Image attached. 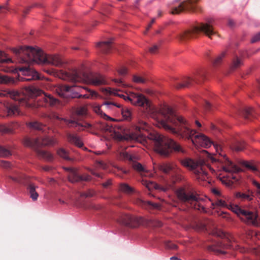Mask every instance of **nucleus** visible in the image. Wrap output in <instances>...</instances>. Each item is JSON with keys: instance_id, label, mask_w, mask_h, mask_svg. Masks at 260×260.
Listing matches in <instances>:
<instances>
[{"instance_id": "6e6d98bb", "label": "nucleus", "mask_w": 260, "mask_h": 260, "mask_svg": "<svg viewBox=\"0 0 260 260\" xmlns=\"http://www.w3.org/2000/svg\"><path fill=\"white\" fill-rule=\"evenodd\" d=\"M218 216H221L223 218H228L229 214L226 212H221L218 213Z\"/></svg>"}, {"instance_id": "e2e57ef3", "label": "nucleus", "mask_w": 260, "mask_h": 260, "mask_svg": "<svg viewBox=\"0 0 260 260\" xmlns=\"http://www.w3.org/2000/svg\"><path fill=\"white\" fill-rule=\"evenodd\" d=\"M154 22H155V19H152L150 23L148 25L147 30L149 29L151 27L152 24L154 23Z\"/></svg>"}, {"instance_id": "4c0bfd02", "label": "nucleus", "mask_w": 260, "mask_h": 260, "mask_svg": "<svg viewBox=\"0 0 260 260\" xmlns=\"http://www.w3.org/2000/svg\"><path fill=\"white\" fill-rule=\"evenodd\" d=\"M243 165L246 167L248 169L253 172L257 171L256 167L252 162L248 161H244L243 163Z\"/></svg>"}, {"instance_id": "bf43d9fd", "label": "nucleus", "mask_w": 260, "mask_h": 260, "mask_svg": "<svg viewBox=\"0 0 260 260\" xmlns=\"http://www.w3.org/2000/svg\"><path fill=\"white\" fill-rule=\"evenodd\" d=\"M3 10V12H5L6 11L8 10L7 7L5 6H0V10Z\"/></svg>"}, {"instance_id": "4be33fe9", "label": "nucleus", "mask_w": 260, "mask_h": 260, "mask_svg": "<svg viewBox=\"0 0 260 260\" xmlns=\"http://www.w3.org/2000/svg\"><path fill=\"white\" fill-rule=\"evenodd\" d=\"M18 126L16 123H12L9 125L0 124V132L3 134H13Z\"/></svg>"}, {"instance_id": "5fc2aeb1", "label": "nucleus", "mask_w": 260, "mask_h": 260, "mask_svg": "<svg viewBox=\"0 0 260 260\" xmlns=\"http://www.w3.org/2000/svg\"><path fill=\"white\" fill-rule=\"evenodd\" d=\"M188 80H189L188 82L186 84H182V83H179V84H177L176 86V88L179 89V88H181L184 87L185 86H187L191 82V80L190 79H189Z\"/></svg>"}, {"instance_id": "13d9d810", "label": "nucleus", "mask_w": 260, "mask_h": 260, "mask_svg": "<svg viewBox=\"0 0 260 260\" xmlns=\"http://www.w3.org/2000/svg\"><path fill=\"white\" fill-rule=\"evenodd\" d=\"M112 180H108V181L104 183L103 184V185L104 187L105 188H107L108 187L109 185H111L112 184Z\"/></svg>"}, {"instance_id": "393cba45", "label": "nucleus", "mask_w": 260, "mask_h": 260, "mask_svg": "<svg viewBox=\"0 0 260 260\" xmlns=\"http://www.w3.org/2000/svg\"><path fill=\"white\" fill-rule=\"evenodd\" d=\"M67 136L68 141L70 143L74 144L79 148H81L83 146V144L82 142L81 141L80 138L78 137L76 135L68 134Z\"/></svg>"}, {"instance_id": "473e14b6", "label": "nucleus", "mask_w": 260, "mask_h": 260, "mask_svg": "<svg viewBox=\"0 0 260 260\" xmlns=\"http://www.w3.org/2000/svg\"><path fill=\"white\" fill-rule=\"evenodd\" d=\"M12 62V61L11 58H8L4 52L0 51V64L8 63Z\"/></svg>"}, {"instance_id": "c03bdc74", "label": "nucleus", "mask_w": 260, "mask_h": 260, "mask_svg": "<svg viewBox=\"0 0 260 260\" xmlns=\"http://www.w3.org/2000/svg\"><path fill=\"white\" fill-rule=\"evenodd\" d=\"M11 164L10 162L5 160L0 161V166L3 168L8 169L11 168Z\"/></svg>"}, {"instance_id": "8fccbe9b", "label": "nucleus", "mask_w": 260, "mask_h": 260, "mask_svg": "<svg viewBox=\"0 0 260 260\" xmlns=\"http://www.w3.org/2000/svg\"><path fill=\"white\" fill-rule=\"evenodd\" d=\"M97 167L106 169L107 168V165L104 163L103 161H98L96 162Z\"/></svg>"}, {"instance_id": "1a4fd4ad", "label": "nucleus", "mask_w": 260, "mask_h": 260, "mask_svg": "<svg viewBox=\"0 0 260 260\" xmlns=\"http://www.w3.org/2000/svg\"><path fill=\"white\" fill-rule=\"evenodd\" d=\"M151 139L154 140V150L161 155L168 156L173 150L184 152L181 146L171 139L158 134L152 136Z\"/></svg>"}, {"instance_id": "864d4df0", "label": "nucleus", "mask_w": 260, "mask_h": 260, "mask_svg": "<svg viewBox=\"0 0 260 260\" xmlns=\"http://www.w3.org/2000/svg\"><path fill=\"white\" fill-rule=\"evenodd\" d=\"M158 50V46L157 45H153L149 48V51L151 53H155Z\"/></svg>"}, {"instance_id": "3c124183", "label": "nucleus", "mask_w": 260, "mask_h": 260, "mask_svg": "<svg viewBox=\"0 0 260 260\" xmlns=\"http://www.w3.org/2000/svg\"><path fill=\"white\" fill-rule=\"evenodd\" d=\"M260 41V32L256 34L251 40L252 43H255L256 42Z\"/></svg>"}, {"instance_id": "f03ea898", "label": "nucleus", "mask_w": 260, "mask_h": 260, "mask_svg": "<svg viewBox=\"0 0 260 260\" xmlns=\"http://www.w3.org/2000/svg\"><path fill=\"white\" fill-rule=\"evenodd\" d=\"M12 51L18 57V61L21 63L29 64L36 62L49 64L59 67L63 63L62 59L58 55H47L38 48L21 47L18 49L13 48ZM19 70L25 76L31 77L30 78H24V80L29 81L40 79L38 73L31 68L30 65L20 67Z\"/></svg>"}, {"instance_id": "de8ad7c7", "label": "nucleus", "mask_w": 260, "mask_h": 260, "mask_svg": "<svg viewBox=\"0 0 260 260\" xmlns=\"http://www.w3.org/2000/svg\"><path fill=\"white\" fill-rule=\"evenodd\" d=\"M241 64V60L238 58H236L233 61V67L234 68H236L239 67Z\"/></svg>"}, {"instance_id": "5701e85b", "label": "nucleus", "mask_w": 260, "mask_h": 260, "mask_svg": "<svg viewBox=\"0 0 260 260\" xmlns=\"http://www.w3.org/2000/svg\"><path fill=\"white\" fill-rule=\"evenodd\" d=\"M177 166L173 163H163L158 166V169L165 174L169 173L170 171L173 172Z\"/></svg>"}, {"instance_id": "603ef678", "label": "nucleus", "mask_w": 260, "mask_h": 260, "mask_svg": "<svg viewBox=\"0 0 260 260\" xmlns=\"http://www.w3.org/2000/svg\"><path fill=\"white\" fill-rule=\"evenodd\" d=\"M252 183L256 188L257 193L260 195V184L256 181H253Z\"/></svg>"}, {"instance_id": "9d476101", "label": "nucleus", "mask_w": 260, "mask_h": 260, "mask_svg": "<svg viewBox=\"0 0 260 260\" xmlns=\"http://www.w3.org/2000/svg\"><path fill=\"white\" fill-rule=\"evenodd\" d=\"M56 143V140L47 136L32 139L27 138L24 141V144L32 148L36 151L38 157L47 161H51L53 159L52 155L47 151L40 150V148L46 146L54 145Z\"/></svg>"}, {"instance_id": "6ab92c4d", "label": "nucleus", "mask_w": 260, "mask_h": 260, "mask_svg": "<svg viewBox=\"0 0 260 260\" xmlns=\"http://www.w3.org/2000/svg\"><path fill=\"white\" fill-rule=\"evenodd\" d=\"M82 89H85L84 87L78 85H63L61 86L57 90H59V91H57L58 94L61 96H64L67 92L76 91L77 90H80Z\"/></svg>"}, {"instance_id": "6e6552de", "label": "nucleus", "mask_w": 260, "mask_h": 260, "mask_svg": "<svg viewBox=\"0 0 260 260\" xmlns=\"http://www.w3.org/2000/svg\"><path fill=\"white\" fill-rule=\"evenodd\" d=\"M150 129V126L145 121L140 120L136 125L133 127L132 132L129 134L123 135H120L115 132V141H136L140 143L145 144L147 143V138L143 133L144 132H148Z\"/></svg>"}, {"instance_id": "7c9ffc66", "label": "nucleus", "mask_w": 260, "mask_h": 260, "mask_svg": "<svg viewBox=\"0 0 260 260\" xmlns=\"http://www.w3.org/2000/svg\"><path fill=\"white\" fill-rule=\"evenodd\" d=\"M236 197L243 201H250L252 199V197L249 194L240 192L236 193Z\"/></svg>"}, {"instance_id": "f8f14e48", "label": "nucleus", "mask_w": 260, "mask_h": 260, "mask_svg": "<svg viewBox=\"0 0 260 260\" xmlns=\"http://www.w3.org/2000/svg\"><path fill=\"white\" fill-rule=\"evenodd\" d=\"M173 173V175L170 178V180L167 181L164 185L158 184L154 182L148 181L144 179L142 180V183L149 190H151L154 188L166 191L168 189L173 187L176 183H179L184 179V177L182 175L181 169L177 166Z\"/></svg>"}, {"instance_id": "f257e3e1", "label": "nucleus", "mask_w": 260, "mask_h": 260, "mask_svg": "<svg viewBox=\"0 0 260 260\" xmlns=\"http://www.w3.org/2000/svg\"><path fill=\"white\" fill-rule=\"evenodd\" d=\"M119 90L115 88V96H118L125 100H128L134 105L145 108L150 116L156 120V125L158 127H162L170 133L180 136L182 138L190 140L197 147L208 148L213 145L216 151L222 156L220 145L213 143L204 134L191 129L188 122L169 106L164 105L156 107L141 94L133 92H130L128 94H119L118 92ZM180 162L184 167L193 171L199 181H207L209 183L210 180L208 171L212 174L214 173L216 170L213 167L218 165L217 171H221L218 177L223 184L227 186L232 185L238 180L237 173L240 171V168L230 161L225 155H223L220 159H218L217 161L206 150L201 152L199 160L185 158L181 159Z\"/></svg>"}, {"instance_id": "0e129e2a", "label": "nucleus", "mask_w": 260, "mask_h": 260, "mask_svg": "<svg viewBox=\"0 0 260 260\" xmlns=\"http://www.w3.org/2000/svg\"><path fill=\"white\" fill-rule=\"evenodd\" d=\"M114 82H115V84L116 83H117V84L123 85V81L121 80V79L119 80V81H118L116 79H115Z\"/></svg>"}, {"instance_id": "09e8293b", "label": "nucleus", "mask_w": 260, "mask_h": 260, "mask_svg": "<svg viewBox=\"0 0 260 260\" xmlns=\"http://www.w3.org/2000/svg\"><path fill=\"white\" fill-rule=\"evenodd\" d=\"M253 111V109L252 108H247L245 109V116L246 118H248L249 115H250Z\"/></svg>"}, {"instance_id": "774afa93", "label": "nucleus", "mask_w": 260, "mask_h": 260, "mask_svg": "<svg viewBox=\"0 0 260 260\" xmlns=\"http://www.w3.org/2000/svg\"><path fill=\"white\" fill-rule=\"evenodd\" d=\"M170 260H181V259L178 258L177 257L172 256L170 258Z\"/></svg>"}, {"instance_id": "680f3d73", "label": "nucleus", "mask_w": 260, "mask_h": 260, "mask_svg": "<svg viewBox=\"0 0 260 260\" xmlns=\"http://www.w3.org/2000/svg\"><path fill=\"white\" fill-rule=\"evenodd\" d=\"M195 124L198 127H201L202 126V124L198 120H196Z\"/></svg>"}, {"instance_id": "dca6fc26", "label": "nucleus", "mask_w": 260, "mask_h": 260, "mask_svg": "<svg viewBox=\"0 0 260 260\" xmlns=\"http://www.w3.org/2000/svg\"><path fill=\"white\" fill-rule=\"evenodd\" d=\"M7 116H16L20 114V111L17 104L3 101L0 102Z\"/></svg>"}, {"instance_id": "a211bd4d", "label": "nucleus", "mask_w": 260, "mask_h": 260, "mask_svg": "<svg viewBox=\"0 0 260 260\" xmlns=\"http://www.w3.org/2000/svg\"><path fill=\"white\" fill-rule=\"evenodd\" d=\"M132 167L134 170H135L136 171L140 173L141 176H142L141 182L143 185H144L142 183L143 179H145L148 181H150L149 180L144 178V177H153L154 176L155 174L156 173V171L154 167V172L153 173H152L148 170H145L144 169V168L143 167V166L140 163H139L138 162H133L132 164Z\"/></svg>"}, {"instance_id": "4468645a", "label": "nucleus", "mask_w": 260, "mask_h": 260, "mask_svg": "<svg viewBox=\"0 0 260 260\" xmlns=\"http://www.w3.org/2000/svg\"><path fill=\"white\" fill-rule=\"evenodd\" d=\"M66 170L69 172V180L72 182H78L80 181H88L91 180V176L87 174L80 175L78 173V170L75 168H67Z\"/></svg>"}, {"instance_id": "4d7b16f0", "label": "nucleus", "mask_w": 260, "mask_h": 260, "mask_svg": "<svg viewBox=\"0 0 260 260\" xmlns=\"http://www.w3.org/2000/svg\"><path fill=\"white\" fill-rule=\"evenodd\" d=\"M77 95H75L74 97H77V98H84V99H88L90 97V95H88V94H78V93H77Z\"/></svg>"}, {"instance_id": "f704fd0d", "label": "nucleus", "mask_w": 260, "mask_h": 260, "mask_svg": "<svg viewBox=\"0 0 260 260\" xmlns=\"http://www.w3.org/2000/svg\"><path fill=\"white\" fill-rule=\"evenodd\" d=\"M12 154L11 151L8 149L0 146V156L1 157H7Z\"/></svg>"}, {"instance_id": "412c9836", "label": "nucleus", "mask_w": 260, "mask_h": 260, "mask_svg": "<svg viewBox=\"0 0 260 260\" xmlns=\"http://www.w3.org/2000/svg\"><path fill=\"white\" fill-rule=\"evenodd\" d=\"M113 40L112 39L109 41L99 42L96 44L97 48L103 53H107L113 46Z\"/></svg>"}, {"instance_id": "c756f323", "label": "nucleus", "mask_w": 260, "mask_h": 260, "mask_svg": "<svg viewBox=\"0 0 260 260\" xmlns=\"http://www.w3.org/2000/svg\"><path fill=\"white\" fill-rule=\"evenodd\" d=\"M15 80L13 78H11L7 75L0 74V83L8 84L14 83Z\"/></svg>"}, {"instance_id": "e433bc0d", "label": "nucleus", "mask_w": 260, "mask_h": 260, "mask_svg": "<svg viewBox=\"0 0 260 260\" xmlns=\"http://www.w3.org/2000/svg\"><path fill=\"white\" fill-rule=\"evenodd\" d=\"M101 90L106 98L114 94L113 90L109 87L102 88Z\"/></svg>"}, {"instance_id": "2f4dec72", "label": "nucleus", "mask_w": 260, "mask_h": 260, "mask_svg": "<svg viewBox=\"0 0 260 260\" xmlns=\"http://www.w3.org/2000/svg\"><path fill=\"white\" fill-rule=\"evenodd\" d=\"M121 114L124 120H129L131 117V112L127 108H123L121 110Z\"/></svg>"}, {"instance_id": "7ed1b4c3", "label": "nucleus", "mask_w": 260, "mask_h": 260, "mask_svg": "<svg viewBox=\"0 0 260 260\" xmlns=\"http://www.w3.org/2000/svg\"><path fill=\"white\" fill-rule=\"evenodd\" d=\"M0 96L10 97L15 101H18L20 105L28 107H36V104L30 103L27 99V98H36V100L38 107L55 106L59 104L58 100L51 94L30 86H25L22 93L13 89L1 90Z\"/></svg>"}, {"instance_id": "58836bf2", "label": "nucleus", "mask_w": 260, "mask_h": 260, "mask_svg": "<svg viewBox=\"0 0 260 260\" xmlns=\"http://www.w3.org/2000/svg\"><path fill=\"white\" fill-rule=\"evenodd\" d=\"M225 53L224 52H223L219 55H218L214 60V62H213L215 66H217V65L219 64L221 62L222 58L225 56Z\"/></svg>"}, {"instance_id": "20e7f679", "label": "nucleus", "mask_w": 260, "mask_h": 260, "mask_svg": "<svg viewBox=\"0 0 260 260\" xmlns=\"http://www.w3.org/2000/svg\"><path fill=\"white\" fill-rule=\"evenodd\" d=\"M86 114V108L85 107H79L75 109L70 119L60 118L55 113L51 114L49 118L59 120L60 123L58 124L60 127H62V122H63L68 127H74L77 131H82L92 127L95 130H100L105 133V137L108 140L110 141L114 139V128L112 124L108 122H100L92 126L91 124L82 121L77 117V116H84Z\"/></svg>"}, {"instance_id": "ddd939ff", "label": "nucleus", "mask_w": 260, "mask_h": 260, "mask_svg": "<svg viewBox=\"0 0 260 260\" xmlns=\"http://www.w3.org/2000/svg\"><path fill=\"white\" fill-rule=\"evenodd\" d=\"M197 0H187L181 3L177 7H174L172 10V14H179L185 11H196V3Z\"/></svg>"}, {"instance_id": "aec40b11", "label": "nucleus", "mask_w": 260, "mask_h": 260, "mask_svg": "<svg viewBox=\"0 0 260 260\" xmlns=\"http://www.w3.org/2000/svg\"><path fill=\"white\" fill-rule=\"evenodd\" d=\"M136 204L146 209H159L161 205L158 203H153L150 201H145L139 199L136 201Z\"/></svg>"}, {"instance_id": "79ce46f5", "label": "nucleus", "mask_w": 260, "mask_h": 260, "mask_svg": "<svg viewBox=\"0 0 260 260\" xmlns=\"http://www.w3.org/2000/svg\"><path fill=\"white\" fill-rule=\"evenodd\" d=\"M112 9V6H109V5L104 6L103 8V10H102L103 15H106L109 14V13L110 11H111Z\"/></svg>"}, {"instance_id": "49530a36", "label": "nucleus", "mask_w": 260, "mask_h": 260, "mask_svg": "<svg viewBox=\"0 0 260 260\" xmlns=\"http://www.w3.org/2000/svg\"><path fill=\"white\" fill-rule=\"evenodd\" d=\"M212 192L215 196V198H216L219 196H223L221 194L220 191L217 188H213L212 189Z\"/></svg>"}, {"instance_id": "ea45409f", "label": "nucleus", "mask_w": 260, "mask_h": 260, "mask_svg": "<svg viewBox=\"0 0 260 260\" xmlns=\"http://www.w3.org/2000/svg\"><path fill=\"white\" fill-rule=\"evenodd\" d=\"M95 194L94 191L92 190H89L87 192H82L81 193L80 196L82 197H91Z\"/></svg>"}, {"instance_id": "a19ab883", "label": "nucleus", "mask_w": 260, "mask_h": 260, "mask_svg": "<svg viewBox=\"0 0 260 260\" xmlns=\"http://www.w3.org/2000/svg\"><path fill=\"white\" fill-rule=\"evenodd\" d=\"M133 81L137 83H144L145 82V79L141 77L134 76Z\"/></svg>"}, {"instance_id": "69168bd1", "label": "nucleus", "mask_w": 260, "mask_h": 260, "mask_svg": "<svg viewBox=\"0 0 260 260\" xmlns=\"http://www.w3.org/2000/svg\"><path fill=\"white\" fill-rule=\"evenodd\" d=\"M91 173H92L93 175H94V176H96V177H101V174H100L98 173H96V172H94V171H91Z\"/></svg>"}, {"instance_id": "a18cd8bd", "label": "nucleus", "mask_w": 260, "mask_h": 260, "mask_svg": "<svg viewBox=\"0 0 260 260\" xmlns=\"http://www.w3.org/2000/svg\"><path fill=\"white\" fill-rule=\"evenodd\" d=\"M120 75H124L127 73V69L124 67H120L117 71Z\"/></svg>"}, {"instance_id": "a878e982", "label": "nucleus", "mask_w": 260, "mask_h": 260, "mask_svg": "<svg viewBox=\"0 0 260 260\" xmlns=\"http://www.w3.org/2000/svg\"><path fill=\"white\" fill-rule=\"evenodd\" d=\"M245 143L243 141H236L231 146V149L236 151L243 150L245 147Z\"/></svg>"}, {"instance_id": "cd10ccee", "label": "nucleus", "mask_w": 260, "mask_h": 260, "mask_svg": "<svg viewBox=\"0 0 260 260\" xmlns=\"http://www.w3.org/2000/svg\"><path fill=\"white\" fill-rule=\"evenodd\" d=\"M119 189L120 191L127 194H131L134 192V188L126 183H121L120 184Z\"/></svg>"}, {"instance_id": "c85d7f7f", "label": "nucleus", "mask_w": 260, "mask_h": 260, "mask_svg": "<svg viewBox=\"0 0 260 260\" xmlns=\"http://www.w3.org/2000/svg\"><path fill=\"white\" fill-rule=\"evenodd\" d=\"M94 111L97 114L101 115L102 117H103L106 120H110L111 121H114V118L109 117L106 114L103 113L101 109V106L100 105H95L93 107Z\"/></svg>"}, {"instance_id": "0eeeda50", "label": "nucleus", "mask_w": 260, "mask_h": 260, "mask_svg": "<svg viewBox=\"0 0 260 260\" xmlns=\"http://www.w3.org/2000/svg\"><path fill=\"white\" fill-rule=\"evenodd\" d=\"M57 75L59 78L64 80H70L73 83L86 82L93 85H101L106 83L104 77L101 75L89 76L81 70H74L71 72L60 70Z\"/></svg>"}, {"instance_id": "338daca9", "label": "nucleus", "mask_w": 260, "mask_h": 260, "mask_svg": "<svg viewBox=\"0 0 260 260\" xmlns=\"http://www.w3.org/2000/svg\"><path fill=\"white\" fill-rule=\"evenodd\" d=\"M42 169L45 171H49L50 170V168L49 166L43 167Z\"/></svg>"}, {"instance_id": "9b49d317", "label": "nucleus", "mask_w": 260, "mask_h": 260, "mask_svg": "<svg viewBox=\"0 0 260 260\" xmlns=\"http://www.w3.org/2000/svg\"><path fill=\"white\" fill-rule=\"evenodd\" d=\"M214 20H209L205 23H200L194 26L191 29L188 30L180 35V39L186 40L196 37L197 35L201 32L205 34L209 38L211 39L213 35L216 34L213 28Z\"/></svg>"}, {"instance_id": "72a5a7b5", "label": "nucleus", "mask_w": 260, "mask_h": 260, "mask_svg": "<svg viewBox=\"0 0 260 260\" xmlns=\"http://www.w3.org/2000/svg\"><path fill=\"white\" fill-rule=\"evenodd\" d=\"M57 154L64 159L69 160L70 158L68 155V153L63 148H60L57 150Z\"/></svg>"}, {"instance_id": "2eb2a0df", "label": "nucleus", "mask_w": 260, "mask_h": 260, "mask_svg": "<svg viewBox=\"0 0 260 260\" xmlns=\"http://www.w3.org/2000/svg\"><path fill=\"white\" fill-rule=\"evenodd\" d=\"M142 218L133 216L129 214L122 215L118 221L131 228L138 227L142 222Z\"/></svg>"}, {"instance_id": "423d86ee", "label": "nucleus", "mask_w": 260, "mask_h": 260, "mask_svg": "<svg viewBox=\"0 0 260 260\" xmlns=\"http://www.w3.org/2000/svg\"><path fill=\"white\" fill-rule=\"evenodd\" d=\"M178 198L182 202L189 204V207L200 212L211 214L210 209L205 207V201L189 184L179 188L176 192Z\"/></svg>"}, {"instance_id": "bb28decb", "label": "nucleus", "mask_w": 260, "mask_h": 260, "mask_svg": "<svg viewBox=\"0 0 260 260\" xmlns=\"http://www.w3.org/2000/svg\"><path fill=\"white\" fill-rule=\"evenodd\" d=\"M37 186L33 184H29L27 186V189L30 194V197L33 201L37 200L39 196L38 193L36 191Z\"/></svg>"}, {"instance_id": "052dcab7", "label": "nucleus", "mask_w": 260, "mask_h": 260, "mask_svg": "<svg viewBox=\"0 0 260 260\" xmlns=\"http://www.w3.org/2000/svg\"><path fill=\"white\" fill-rule=\"evenodd\" d=\"M210 107H211L210 104L209 102L206 101L205 102V108H206V109L207 110H210Z\"/></svg>"}, {"instance_id": "f3484780", "label": "nucleus", "mask_w": 260, "mask_h": 260, "mask_svg": "<svg viewBox=\"0 0 260 260\" xmlns=\"http://www.w3.org/2000/svg\"><path fill=\"white\" fill-rule=\"evenodd\" d=\"M231 242L228 239H224L217 242L216 245L213 246L211 249L217 254H225V250L231 248Z\"/></svg>"}, {"instance_id": "b1692460", "label": "nucleus", "mask_w": 260, "mask_h": 260, "mask_svg": "<svg viewBox=\"0 0 260 260\" xmlns=\"http://www.w3.org/2000/svg\"><path fill=\"white\" fill-rule=\"evenodd\" d=\"M26 124L29 128L41 131L43 132L47 129V127L46 125H43L37 121L28 122H26Z\"/></svg>"}, {"instance_id": "39448f33", "label": "nucleus", "mask_w": 260, "mask_h": 260, "mask_svg": "<svg viewBox=\"0 0 260 260\" xmlns=\"http://www.w3.org/2000/svg\"><path fill=\"white\" fill-rule=\"evenodd\" d=\"M212 208H227L237 214L242 220L247 223H255L257 215L255 213L243 209L238 206L232 204L228 197L225 196H219L215 199L214 201L211 203Z\"/></svg>"}, {"instance_id": "c9c22d12", "label": "nucleus", "mask_w": 260, "mask_h": 260, "mask_svg": "<svg viewBox=\"0 0 260 260\" xmlns=\"http://www.w3.org/2000/svg\"><path fill=\"white\" fill-rule=\"evenodd\" d=\"M9 178L14 182L20 183H23V176L21 174H17L16 176H10Z\"/></svg>"}, {"instance_id": "37998d69", "label": "nucleus", "mask_w": 260, "mask_h": 260, "mask_svg": "<svg viewBox=\"0 0 260 260\" xmlns=\"http://www.w3.org/2000/svg\"><path fill=\"white\" fill-rule=\"evenodd\" d=\"M166 247L167 248L170 249H176L177 248V245L170 241L167 242L166 243Z\"/></svg>"}]
</instances>
